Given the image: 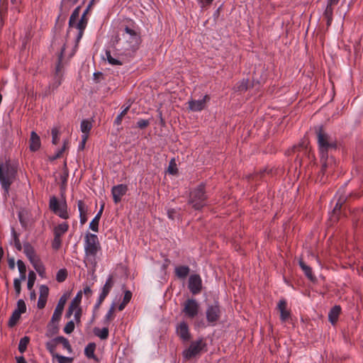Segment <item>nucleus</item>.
I'll return each instance as SVG.
<instances>
[{"mask_svg": "<svg viewBox=\"0 0 363 363\" xmlns=\"http://www.w3.org/2000/svg\"><path fill=\"white\" fill-rule=\"evenodd\" d=\"M341 313V307L338 305L333 306L328 313V320L332 325H335Z\"/></svg>", "mask_w": 363, "mask_h": 363, "instance_id": "nucleus-20", "label": "nucleus"}, {"mask_svg": "<svg viewBox=\"0 0 363 363\" xmlns=\"http://www.w3.org/2000/svg\"><path fill=\"white\" fill-rule=\"evenodd\" d=\"M36 279L35 273L33 271H30L28 273L27 287L28 290H31L34 286Z\"/></svg>", "mask_w": 363, "mask_h": 363, "instance_id": "nucleus-42", "label": "nucleus"}, {"mask_svg": "<svg viewBox=\"0 0 363 363\" xmlns=\"http://www.w3.org/2000/svg\"><path fill=\"white\" fill-rule=\"evenodd\" d=\"M345 198H340L339 200L337 201L334 209H333V214H337L340 211V209L342 208V204L345 203Z\"/></svg>", "mask_w": 363, "mask_h": 363, "instance_id": "nucleus-57", "label": "nucleus"}, {"mask_svg": "<svg viewBox=\"0 0 363 363\" xmlns=\"http://www.w3.org/2000/svg\"><path fill=\"white\" fill-rule=\"evenodd\" d=\"M65 45H64L62 48H61V51L58 55L57 57V62L55 67V78L56 79V82H55L53 86L54 87H58L62 82V71L64 68V65L62 63L63 56L65 51Z\"/></svg>", "mask_w": 363, "mask_h": 363, "instance_id": "nucleus-9", "label": "nucleus"}, {"mask_svg": "<svg viewBox=\"0 0 363 363\" xmlns=\"http://www.w3.org/2000/svg\"><path fill=\"white\" fill-rule=\"evenodd\" d=\"M206 346L203 338L192 341L189 347L182 352V356L185 360H190L199 355Z\"/></svg>", "mask_w": 363, "mask_h": 363, "instance_id": "nucleus-5", "label": "nucleus"}, {"mask_svg": "<svg viewBox=\"0 0 363 363\" xmlns=\"http://www.w3.org/2000/svg\"><path fill=\"white\" fill-rule=\"evenodd\" d=\"M82 314V308H78L77 309H76L75 313H74V320H75L77 324H79L80 323Z\"/></svg>", "mask_w": 363, "mask_h": 363, "instance_id": "nucleus-62", "label": "nucleus"}, {"mask_svg": "<svg viewBox=\"0 0 363 363\" xmlns=\"http://www.w3.org/2000/svg\"><path fill=\"white\" fill-rule=\"evenodd\" d=\"M105 53H106V60L110 65H123L122 61H121L118 58H114L111 55L110 50H106Z\"/></svg>", "mask_w": 363, "mask_h": 363, "instance_id": "nucleus-36", "label": "nucleus"}, {"mask_svg": "<svg viewBox=\"0 0 363 363\" xmlns=\"http://www.w3.org/2000/svg\"><path fill=\"white\" fill-rule=\"evenodd\" d=\"M16 311H18L19 313H24L26 311V305L25 301L23 299H19L17 301V307L15 309Z\"/></svg>", "mask_w": 363, "mask_h": 363, "instance_id": "nucleus-49", "label": "nucleus"}, {"mask_svg": "<svg viewBox=\"0 0 363 363\" xmlns=\"http://www.w3.org/2000/svg\"><path fill=\"white\" fill-rule=\"evenodd\" d=\"M32 264L34 269L38 272V273L42 276L43 274L45 272V267L41 263L40 259L38 261V262H35L34 264Z\"/></svg>", "mask_w": 363, "mask_h": 363, "instance_id": "nucleus-52", "label": "nucleus"}, {"mask_svg": "<svg viewBox=\"0 0 363 363\" xmlns=\"http://www.w3.org/2000/svg\"><path fill=\"white\" fill-rule=\"evenodd\" d=\"M130 106H126L121 112V113L116 118L114 121V124L119 125L121 124L123 118L127 114L128 110H129Z\"/></svg>", "mask_w": 363, "mask_h": 363, "instance_id": "nucleus-46", "label": "nucleus"}, {"mask_svg": "<svg viewBox=\"0 0 363 363\" xmlns=\"http://www.w3.org/2000/svg\"><path fill=\"white\" fill-rule=\"evenodd\" d=\"M298 264L306 277L311 280V281H315L316 280L315 277L313 274L312 268L307 265L303 259H300L298 261Z\"/></svg>", "mask_w": 363, "mask_h": 363, "instance_id": "nucleus-24", "label": "nucleus"}, {"mask_svg": "<svg viewBox=\"0 0 363 363\" xmlns=\"http://www.w3.org/2000/svg\"><path fill=\"white\" fill-rule=\"evenodd\" d=\"M188 288L194 295L199 294L202 289V280L199 274L190 275L188 282Z\"/></svg>", "mask_w": 363, "mask_h": 363, "instance_id": "nucleus-13", "label": "nucleus"}, {"mask_svg": "<svg viewBox=\"0 0 363 363\" xmlns=\"http://www.w3.org/2000/svg\"><path fill=\"white\" fill-rule=\"evenodd\" d=\"M12 234L13 236L14 245L17 250L21 251L22 250V245L18 238V234L15 231L14 228H12Z\"/></svg>", "mask_w": 363, "mask_h": 363, "instance_id": "nucleus-48", "label": "nucleus"}, {"mask_svg": "<svg viewBox=\"0 0 363 363\" xmlns=\"http://www.w3.org/2000/svg\"><path fill=\"white\" fill-rule=\"evenodd\" d=\"M21 315V313H19L18 311H16L14 310L13 312L12 313L11 316L9 318V325L10 327H13L14 325H16L17 322L20 319Z\"/></svg>", "mask_w": 363, "mask_h": 363, "instance_id": "nucleus-40", "label": "nucleus"}, {"mask_svg": "<svg viewBox=\"0 0 363 363\" xmlns=\"http://www.w3.org/2000/svg\"><path fill=\"white\" fill-rule=\"evenodd\" d=\"M66 301H67V298L65 295L61 296L60 298L59 299L57 306H56V308L54 311V313L52 314V316L51 318L52 322H59L60 321L62 314V312H63V310H64V308H65V305L66 303Z\"/></svg>", "mask_w": 363, "mask_h": 363, "instance_id": "nucleus-16", "label": "nucleus"}, {"mask_svg": "<svg viewBox=\"0 0 363 363\" xmlns=\"http://www.w3.org/2000/svg\"><path fill=\"white\" fill-rule=\"evenodd\" d=\"M132 298V293L130 291H125L123 298V302L128 303Z\"/></svg>", "mask_w": 363, "mask_h": 363, "instance_id": "nucleus-63", "label": "nucleus"}, {"mask_svg": "<svg viewBox=\"0 0 363 363\" xmlns=\"http://www.w3.org/2000/svg\"><path fill=\"white\" fill-rule=\"evenodd\" d=\"M202 9H206L211 5L214 0H196Z\"/></svg>", "mask_w": 363, "mask_h": 363, "instance_id": "nucleus-59", "label": "nucleus"}, {"mask_svg": "<svg viewBox=\"0 0 363 363\" xmlns=\"http://www.w3.org/2000/svg\"><path fill=\"white\" fill-rule=\"evenodd\" d=\"M23 252L31 264L38 262L40 260V258L35 254L34 247L28 242L23 244Z\"/></svg>", "mask_w": 363, "mask_h": 363, "instance_id": "nucleus-18", "label": "nucleus"}, {"mask_svg": "<svg viewBox=\"0 0 363 363\" xmlns=\"http://www.w3.org/2000/svg\"><path fill=\"white\" fill-rule=\"evenodd\" d=\"M122 35L140 36V28L134 22H131L129 26H125L124 33Z\"/></svg>", "mask_w": 363, "mask_h": 363, "instance_id": "nucleus-23", "label": "nucleus"}, {"mask_svg": "<svg viewBox=\"0 0 363 363\" xmlns=\"http://www.w3.org/2000/svg\"><path fill=\"white\" fill-rule=\"evenodd\" d=\"M94 0H92L87 8L85 9V11L83 12L79 22L76 24V28L78 30V34L76 38V42L78 43L81 38H82L84 35V30L87 26L88 23V18H86V15L89 13V11L92 5V2Z\"/></svg>", "mask_w": 363, "mask_h": 363, "instance_id": "nucleus-11", "label": "nucleus"}, {"mask_svg": "<svg viewBox=\"0 0 363 363\" xmlns=\"http://www.w3.org/2000/svg\"><path fill=\"white\" fill-rule=\"evenodd\" d=\"M47 299L48 298H42L41 296H39L38 301V308L39 309H43L45 307Z\"/></svg>", "mask_w": 363, "mask_h": 363, "instance_id": "nucleus-61", "label": "nucleus"}, {"mask_svg": "<svg viewBox=\"0 0 363 363\" xmlns=\"http://www.w3.org/2000/svg\"><path fill=\"white\" fill-rule=\"evenodd\" d=\"M101 250V245L98 236L95 234L87 233L84 237L85 255L91 262H95L97 252Z\"/></svg>", "mask_w": 363, "mask_h": 363, "instance_id": "nucleus-4", "label": "nucleus"}, {"mask_svg": "<svg viewBox=\"0 0 363 363\" xmlns=\"http://www.w3.org/2000/svg\"><path fill=\"white\" fill-rule=\"evenodd\" d=\"M175 332L177 335L183 342H187L191 339L189 325L184 320L181 321L176 325Z\"/></svg>", "mask_w": 363, "mask_h": 363, "instance_id": "nucleus-10", "label": "nucleus"}, {"mask_svg": "<svg viewBox=\"0 0 363 363\" xmlns=\"http://www.w3.org/2000/svg\"><path fill=\"white\" fill-rule=\"evenodd\" d=\"M207 199L205 184L201 183L190 191L188 203L194 210L201 211L206 205Z\"/></svg>", "mask_w": 363, "mask_h": 363, "instance_id": "nucleus-3", "label": "nucleus"}, {"mask_svg": "<svg viewBox=\"0 0 363 363\" xmlns=\"http://www.w3.org/2000/svg\"><path fill=\"white\" fill-rule=\"evenodd\" d=\"M178 215V211L174 208H169L167 210V216L169 219L174 220Z\"/></svg>", "mask_w": 363, "mask_h": 363, "instance_id": "nucleus-60", "label": "nucleus"}, {"mask_svg": "<svg viewBox=\"0 0 363 363\" xmlns=\"http://www.w3.org/2000/svg\"><path fill=\"white\" fill-rule=\"evenodd\" d=\"M30 338L27 336H25L20 340L18 350L21 353H23L26 350Z\"/></svg>", "mask_w": 363, "mask_h": 363, "instance_id": "nucleus-41", "label": "nucleus"}, {"mask_svg": "<svg viewBox=\"0 0 363 363\" xmlns=\"http://www.w3.org/2000/svg\"><path fill=\"white\" fill-rule=\"evenodd\" d=\"M78 210L79 211L80 223L84 225L87 221V206L82 200L77 201Z\"/></svg>", "mask_w": 363, "mask_h": 363, "instance_id": "nucleus-21", "label": "nucleus"}, {"mask_svg": "<svg viewBox=\"0 0 363 363\" xmlns=\"http://www.w3.org/2000/svg\"><path fill=\"white\" fill-rule=\"evenodd\" d=\"M333 10H334V6H332L327 4V6L323 12V16L324 18L326 19V25H327L328 28L330 26V25L333 22Z\"/></svg>", "mask_w": 363, "mask_h": 363, "instance_id": "nucleus-26", "label": "nucleus"}, {"mask_svg": "<svg viewBox=\"0 0 363 363\" xmlns=\"http://www.w3.org/2000/svg\"><path fill=\"white\" fill-rule=\"evenodd\" d=\"M128 189V186L123 184L112 187L111 194L115 203H118L121 201V198L127 193Z\"/></svg>", "mask_w": 363, "mask_h": 363, "instance_id": "nucleus-15", "label": "nucleus"}, {"mask_svg": "<svg viewBox=\"0 0 363 363\" xmlns=\"http://www.w3.org/2000/svg\"><path fill=\"white\" fill-rule=\"evenodd\" d=\"M82 291H78V293L77 294L75 297L73 298V300L71 301L69 306L76 309H77L78 308H81L79 306V304L82 301Z\"/></svg>", "mask_w": 363, "mask_h": 363, "instance_id": "nucleus-38", "label": "nucleus"}, {"mask_svg": "<svg viewBox=\"0 0 363 363\" xmlns=\"http://www.w3.org/2000/svg\"><path fill=\"white\" fill-rule=\"evenodd\" d=\"M58 322H52V319L48 325V328L46 331V336L48 337H51L54 335H56L59 332V327L57 325Z\"/></svg>", "mask_w": 363, "mask_h": 363, "instance_id": "nucleus-28", "label": "nucleus"}, {"mask_svg": "<svg viewBox=\"0 0 363 363\" xmlns=\"http://www.w3.org/2000/svg\"><path fill=\"white\" fill-rule=\"evenodd\" d=\"M125 44L123 47L127 51H136L141 43V37L135 35H122Z\"/></svg>", "mask_w": 363, "mask_h": 363, "instance_id": "nucleus-12", "label": "nucleus"}, {"mask_svg": "<svg viewBox=\"0 0 363 363\" xmlns=\"http://www.w3.org/2000/svg\"><path fill=\"white\" fill-rule=\"evenodd\" d=\"M7 13V5L1 4L0 5V18L2 21L3 16Z\"/></svg>", "mask_w": 363, "mask_h": 363, "instance_id": "nucleus-64", "label": "nucleus"}, {"mask_svg": "<svg viewBox=\"0 0 363 363\" xmlns=\"http://www.w3.org/2000/svg\"><path fill=\"white\" fill-rule=\"evenodd\" d=\"M200 306L198 301L194 298H188L183 304L182 313L190 319H193L199 314Z\"/></svg>", "mask_w": 363, "mask_h": 363, "instance_id": "nucleus-7", "label": "nucleus"}, {"mask_svg": "<svg viewBox=\"0 0 363 363\" xmlns=\"http://www.w3.org/2000/svg\"><path fill=\"white\" fill-rule=\"evenodd\" d=\"M248 79H242L241 82L238 83L236 90L240 92L247 91L248 89Z\"/></svg>", "mask_w": 363, "mask_h": 363, "instance_id": "nucleus-45", "label": "nucleus"}, {"mask_svg": "<svg viewBox=\"0 0 363 363\" xmlns=\"http://www.w3.org/2000/svg\"><path fill=\"white\" fill-rule=\"evenodd\" d=\"M16 174V167L10 161H6L5 163L0 162V183L6 194L9 193Z\"/></svg>", "mask_w": 363, "mask_h": 363, "instance_id": "nucleus-2", "label": "nucleus"}, {"mask_svg": "<svg viewBox=\"0 0 363 363\" xmlns=\"http://www.w3.org/2000/svg\"><path fill=\"white\" fill-rule=\"evenodd\" d=\"M96 344L94 342H90L86 346L84 349V354L87 358L93 359L96 362H99V359L94 354Z\"/></svg>", "mask_w": 363, "mask_h": 363, "instance_id": "nucleus-27", "label": "nucleus"}, {"mask_svg": "<svg viewBox=\"0 0 363 363\" xmlns=\"http://www.w3.org/2000/svg\"><path fill=\"white\" fill-rule=\"evenodd\" d=\"M21 280L18 279V278H16L13 280V286H14L15 291H16L17 296H19V294H21Z\"/></svg>", "mask_w": 363, "mask_h": 363, "instance_id": "nucleus-58", "label": "nucleus"}, {"mask_svg": "<svg viewBox=\"0 0 363 363\" xmlns=\"http://www.w3.org/2000/svg\"><path fill=\"white\" fill-rule=\"evenodd\" d=\"M68 143H69V140H65L63 141V146L62 147L61 149L58 150V151L52 156L50 157V161H54L58 158H60L63 154V152L65 151V150L67 148V145H68Z\"/></svg>", "mask_w": 363, "mask_h": 363, "instance_id": "nucleus-34", "label": "nucleus"}, {"mask_svg": "<svg viewBox=\"0 0 363 363\" xmlns=\"http://www.w3.org/2000/svg\"><path fill=\"white\" fill-rule=\"evenodd\" d=\"M93 332L101 340H106L108 337L109 331L108 327H104L101 329L96 327L94 328Z\"/></svg>", "mask_w": 363, "mask_h": 363, "instance_id": "nucleus-30", "label": "nucleus"}, {"mask_svg": "<svg viewBox=\"0 0 363 363\" xmlns=\"http://www.w3.org/2000/svg\"><path fill=\"white\" fill-rule=\"evenodd\" d=\"M57 359L58 363H72L73 358L62 356L59 354H55V357Z\"/></svg>", "mask_w": 363, "mask_h": 363, "instance_id": "nucleus-47", "label": "nucleus"}, {"mask_svg": "<svg viewBox=\"0 0 363 363\" xmlns=\"http://www.w3.org/2000/svg\"><path fill=\"white\" fill-rule=\"evenodd\" d=\"M61 245H62L61 237H57L56 235H54V239L52 242V249L57 250L61 247Z\"/></svg>", "mask_w": 363, "mask_h": 363, "instance_id": "nucleus-51", "label": "nucleus"}, {"mask_svg": "<svg viewBox=\"0 0 363 363\" xmlns=\"http://www.w3.org/2000/svg\"><path fill=\"white\" fill-rule=\"evenodd\" d=\"M189 272L190 268L186 265H179L176 267L174 269L175 276L179 279H186Z\"/></svg>", "mask_w": 363, "mask_h": 363, "instance_id": "nucleus-22", "label": "nucleus"}, {"mask_svg": "<svg viewBox=\"0 0 363 363\" xmlns=\"http://www.w3.org/2000/svg\"><path fill=\"white\" fill-rule=\"evenodd\" d=\"M74 330V323L73 320L69 321L64 327V332L67 334L72 333Z\"/></svg>", "mask_w": 363, "mask_h": 363, "instance_id": "nucleus-55", "label": "nucleus"}, {"mask_svg": "<svg viewBox=\"0 0 363 363\" xmlns=\"http://www.w3.org/2000/svg\"><path fill=\"white\" fill-rule=\"evenodd\" d=\"M17 266L18 268L19 274H20V277L18 279H21V281L26 280V264H24V262L22 260L18 259L17 261Z\"/></svg>", "mask_w": 363, "mask_h": 363, "instance_id": "nucleus-33", "label": "nucleus"}, {"mask_svg": "<svg viewBox=\"0 0 363 363\" xmlns=\"http://www.w3.org/2000/svg\"><path fill=\"white\" fill-rule=\"evenodd\" d=\"M113 286V276L109 275V277H108V279L106 281L105 284L104 285V286L102 288L101 291L105 292L108 294L109 292L111 291Z\"/></svg>", "mask_w": 363, "mask_h": 363, "instance_id": "nucleus-39", "label": "nucleus"}, {"mask_svg": "<svg viewBox=\"0 0 363 363\" xmlns=\"http://www.w3.org/2000/svg\"><path fill=\"white\" fill-rule=\"evenodd\" d=\"M68 171L66 167V163L65 164V169L62 174L60 175V180H61V185L60 189L62 191H65V189L67 187V179H68Z\"/></svg>", "mask_w": 363, "mask_h": 363, "instance_id": "nucleus-35", "label": "nucleus"}, {"mask_svg": "<svg viewBox=\"0 0 363 363\" xmlns=\"http://www.w3.org/2000/svg\"><path fill=\"white\" fill-rule=\"evenodd\" d=\"M277 308L280 312V320L282 323L286 322L291 317L290 311L287 310V303L286 300L281 299L277 304Z\"/></svg>", "mask_w": 363, "mask_h": 363, "instance_id": "nucleus-17", "label": "nucleus"}, {"mask_svg": "<svg viewBox=\"0 0 363 363\" xmlns=\"http://www.w3.org/2000/svg\"><path fill=\"white\" fill-rule=\"evenodd\" d=\"M50 209L60 218L62 219H68L69 214L67 212V205L65 200L61 203L58 201L57 199L53 196L50 197L49 201Z\"/></svg>", "mask_w": 363, "mask_h": 363, "instance_id": "nucleus-6", "label": "nucleus"}, {"mask_svg": "<svg viewBox=\"0 0 363 363\" xmlns=\"http://www.w3.org/2000/svg\"><path fill=\"white\" fill-rule=\"evenodd\" d=\"M150 124V120L140 119L138 121L136 127L140 129H145Z\"/></svg>", "mask_w": 363, "mask_h": 363, "instance_id": "nucleus-54", "label": "nucleus"}, {"mask_svg": "<svg viewBox=\"0 0 363 363\" xmlns=\"http://www.w3.org/2000/svg\"><path fill=\"white\" fill-rule=\"evenodd\" d=\"M52 133V143L53 145H57L60 140V128L58 127L52 128L51 130Z\"/></svg>", "mask_w": 363, "mask_h": 363, "instance_id": "nucleus-44", "label": "nucleus"}, {"mask_svg": "<svg viewBox=\"0 0 363 363\" xmlns=\"http://www.w3.org/2000/svg\"><path fill=\"white\" fill-rule=\"evenodd\" d=\"M82 6H78L74 9L72 13L70 16L69 20V28H76V23L77 19L79 18L80 11H81Z\"/></svg>", "mask_w": 363, "mask_h": 363, "instance_id": "nucleus-29", "label": "nucleus"}, {"mask_svg": "<svg viewBox=\"0 0 363 363\" xmlns=\"http://www.w3.org/2000/svg\"><path fill=\"white\" fill-rule=\"evenodd\" d=\"M57 344V343L54 342V339L52 341L46 343V349L50 352L53 357H55V354H56L55 351L56 349Z\"/></svg>", "mask_w": 363, "mask_h": 363, "instance_id": "nucleus-50", "label": "nucleus"}, {"mask_svg": "<svg viewBox=\"0 0 363 363\" xmlns=\"http://www.w3.org/2000/svg\"><path fill=\"white\" fill-rule=\"evenodd\" d=\"M115 307H116V304L114 303H113L111 304V307L109 308L107 313L104 316L106 318L107 320L110 319L111 320H113L114 319V318H115V315H114Z\"/></svg>", "mask_w": 363, "mask_h": 363, "instance_id": "nucleus-53", "label": "nucleus"}, {"mask_svg": "<svg viewBox=\"0 0 363 363\" xmlns=\"http://www.w3.org/2000/svg\"><path fill=\"white\" fill-rule=\"evenodd\" d=\"M40 145H41V143H40V137L35 131H32L30 133V146H29L30 151L35 152V151L38 150L40 147Z\"/></svg>", "mask_w": 363, "mask_h": 363, "instance_id": "nucleus-19", "label": "nucleus"}, {"mask_svg": "<svg viewBox=\"0 0 363 363\" xmlns=\"http://www.w3.org/2000/svg\"><path fill=\"white\" fill-rule=\"evenodd\" d=\"M210 96L205 95L202 99L200 100H190L188 101V108L191 111H201L206 106V103L209 101Z\"/></svg>", "mask_w": 363, "mask_h": 363, "instance_id": "nucleus-14", "label": "nucleus"}, {"mask_svg": "<svg viewBox=\"0 0 363 363\" xmlns=\"http://www.w3.org/2000/svg\"><path fill=\"white\" fill-rule=\"evenodd\" d=\"M40 295L42 298H48L49 294V288L46 285H41L39 288Z\"/></svg>", "mask_w": 363, "mask_h": 363, "instance_id": "nucleus-56", "label": "nucleus"}, {"mask_svg": "<svg viewBox=\"0 0 363 363\" xmlns=\"http://www.w3.org/2000/svg\"><path fill=\"white\" fill-rule=\"evenodd\" d=\"M80 128L81 131L84 133V135H88L89 133L90 132L92 128V124L88 120H83L81 123Z\"/></svg>", "mask_w": 363, "mask_h": 363, "instance_id": "nucleus-37", "label": "nucleus"}, {"mask_svg": "<svg viewBox=\"0 0 363 363\" xmlns=\"http://www.w3.org/2000/svg\"><path fill=\"white\" fill-rule=\"evenodd\" d=\"M67 277V271L66 269H60L56 274V280L58 282H63L66 280Z\"/></svg>", "mask_w": 363, "mask_h": 363, "instance_id": "nucleus-43", "label": "nucleus"}, {"mask_svg": "<svg viewBox=\"0 0 363 363\" xmlns=\"http://www.w3.org/2000/svg\"><path fill=\"white\" fill-rule=\"evenodd\" d=\"M104 208V203H103L101 206V208L99 211L97 213L96 216L94 218V219L91 221L89 224V228L93 230L94 232H98L99 231V223L100 218L101 217Z\"/></svg>", "mask_w": 363, "mask_h": 363, "instance_id": "nucleus-25", "label": "nucleus"}, {"mask_svg": "<svg viewBox=\"0 0 363 363\" xmlns=\"http://www.w3.org/2000/svg\"><path fill=\"white\" fill-rule=\"evenodd\" d=\"M54 342L56 343H61L65 349H66L69 353L72 352L71 345L69 340L63 336H58L54 339Z\"/></svg>", "mask_w": 363, "mask_h": 363, "instance_id": "nucleus-32", "label": "nucleus"}, {"mask_svg": "<svg viewBox=\"0 0 363 363\" xmlns=\"http://www.w3.org/2000/svg\"><path fill=\"white\" fill-rule=\"evenodd\" d=\"M317 135L318 145L320 154V162L322 164L320 173L325 175L328 169L332 170L335 166V160L333 157H328V152L330 150H336L337 143L333 140L329 135L326 133L323 126H319L315 128Z\"/></svg>", "mask_w": 363, "mask_h": 363, "instance_id": "nucleus-1", "label": "nucleus"}, {"mask_svg": "<svg viewBox=\"0 0 363 363\" xmlns=\"http://www.w3.org/2000/svg\"><path fill=\"white\" fill-rule=\"evenodd\" d=\"M69 228V225L67 223H62L57 225L54 228V235L57 237H61L63 234H65Z\"/></svg>", "mask_w": 363, "mask_h": 363, "instance_id": "nucleus-31", "label": "nucleus"}, {"mask_svg": "<svg viewBox=\"0 0 363 363\" xmlns=\"http://www.w3.org/2000/svg\"><path fill=\"white\" fill-rule=\"evenodd\" d=\"M206 316L208 325L215 326L221 316V311L218 303L208 305L206 311Z\"/></svg>", "mask_w": 363, "mask_h": 363, "instance_id": "nucleus-8", "label": "nucleus"}]
</instances>
